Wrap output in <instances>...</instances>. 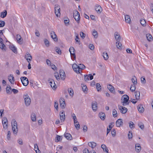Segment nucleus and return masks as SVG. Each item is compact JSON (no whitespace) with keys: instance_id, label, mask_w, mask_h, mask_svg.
<instances>
[{"instance_id":"nucleus-1","label":"nucleus","mask_w":153,"mask_h":153,"mask_svg":"<svg viewBox=\"0 0 153 153\" xmlns=\"http://www.w3.org/2000/svg\"><path fill=\"white\" fill-rule=\"evenodd\" d=\"M12 130L14 134H16L18 131V128L17 122L15 119H13L12 121Z\"/></svg>"},{"instance_id":"nucleus-2","label":"nucleus","mask_w":153,"mask_h":153,"mask_svg":"<svg viewBox=\"0 0 153 153\" xmlns=\"http://www.w3.org/2000/svg\"><path fill=\"white\" fill-rule=\"evenodd\" d=\"M23 97L24 99L25 102L26 106H29L31 103V100L27 94H26L23 95Z\"/></svg>"},{"instance_id":"nucleus-3","label":"nucleus","mask_w":153,"mask_h":153,"mask_svg":"<svg viewBox=\"0 0 153 153\" xmlns=\"http://www.w3.org/2000/svg\"><path fill=\"white\" fill-rule=\"evenodd\" d=\"M129 99V97L127 95H123L121 98V100H123V101L122 102L123 103V106L126 105H128L129 104V102H128Z\"/></svg>"},{"instance_id":"nucleus-4","label":"nucleus","mask_w":153,"mask_h":153,"mask_svg":"<svg viewBox=\"0 0 153 153\" xmlns=\"http://www.w3.org/2000/svg\"><path fill=\"white\" fill-rule=\"evenodd\" d=\"M73 17L75 20L79 23L80 21V14L76 10H75L74 12Z\"/></svg>"},{"instance_id":"nucleus-5","label":"nucleus","mask_w":153,"mask_h":153,"mask_svg":"<svg viewBox=\"0 0 153 153\" xmlns=\"http://www.w3.org/2000/svg\"><path fill=\"white\" fill-rule=\"evenodd\" d=\"M23 85L25 86H27L29 83V82L27 78L25 76L21 77L20 78Z\"/></svg>"},{"instance_id":"nucleus-6","label":"nucleus","mask_w":153,"mask_h":153,"mask_svg":"<svg viewBox=\"0 0 153 153\" xmlns=\"http://www.w3.org/2000/svg\"><path fill=\"white\" fill-rule=\"evenodd\" d=\"M55 13L56 16H60V6L58 5H55L54 7Z\"/></svg>"},{"instance_id":"nucleus-7","label":"nucleus","mask_w":153,"mask_h":153,"mask_svg":"<svg viewBox=\"0 0 153 153\" xmlns=\"http://www.w3.org/2000/svg\"><path fill=\"white\" fill-rule=\"evenodd\" d=\"M69 51L70 53L71 57H74V59H76V55L75 54V50L73 47H71L69 49Z\"/></svg>"},{"instance_id":"nucleus-8","label":"nucleus","mask_w":153,"mask_h":153,"mask_svg":"<svg viewBox=\"0 0 153 153\" xmlns=\"http://www.w3.org/2000/svg\"><path fill=\"white\" fill-rule=\"evenodd\" d=\"M118 107L120 112L122 114H125L128 110L127 108L121 105H119Z\"/></svg>"},{"instance_id":"nucleus-9","label":"nucleus","mask_w":153,"mask_h":153,"mask_svg":"<svg viewBox=\"0 0 153 153\" xmlns=\"http://www.w3.org/2000/svg\"><path fill=\"white\" fill-rule=\"evenodd\" d=\"M48 81H50L49 82V83L51 87L53 89H56V85L53 79H51V80L50 79Z\"/></svg>"},{"instance_id":"nucleus-10","label":"nucleus","mask_w":153,"mask_h":153,"mask_svg":"<svg viewBox=\"0 0 153 153\" xmlns=\"http://www.w3.org/2000/svg\"><path fill=\"white\" fill-rule=\"evenodd\" d=\"M60 119L62 122H63L65 119V112L62 111L61 113L60 114Z\"/></svg>"},{"instance_id":"nucleus-11","label":"nucleus","mask_w":153,"mask_h":153,"mask_svg":"<svg viewBox=\"0 0 153 153\" xmlns=\"http://www.w3.org/2000/svg\"><path fill=\"white\" fill-rule=\"evenodd\" d=\"M51 37L55 41H57L58 40L57 36L55 32L54 31H51L50 33Z\"/></svg>"},{"instance_id":"nucleus-12","label":"nucleus","mask_w":153,"mask_h":153,"mask_svg":"<svg viewBox=\"0 0 153 153\" xmlns=\"http://www.w3.org/2000/svg\"><path fill=\"white\" fill-rule=\"evenodd\" d=\"M95 10L99 14L102 11L101 7L98 4L96 5L95 6Z\"/></svg>"},{"instance_id":"nucleus-13","label":"nucleus","mask_w":153,"mask_h":153,"mask_svg":"<svg viewBox=\"0 0 153 153\" xmlns=\"http://www.w3.org/2000/svg\"><path fill=\"white\" fill-rule=\"evenodd\" d=\"M61 107L62 108H64L65 106V103L64 99L63 98H60L59 100Z\"/></svg>"},{"instance_id":"nucleus-14","label":"nucleus","mask_w":153,"mask_h":153,"mask_svg":"<svg viewBox=\"0 0 153 153\" xmlns=\"http://www.w3.org/2000/svg\"><path fill=\"white\" fill-rule=\"evenodd\" d=\"M2 122L4 128H5V126L6 128H7L8 125L7 120V118L6 117H3Z\"/></svg>"},{"instance_id":"nucleus-15","label":"nucleus","mask_w":153,"mask_h":153,"mask_svg":"<svg viewBox=\"0 0 153 153\" xmlns=\"http://www.w3.org/2000/svg\"><path fill=\"white\" fill-rule=\"evenodd\" d=\"M92 110L94 111H97V103L96 102H94L92 103Z\"/></svg>"},{"instance_id":"nucleus-16","label":"nucleus","mask_w":153,"mask_h":153,"mask_svg":"<svg viewBox=\"0 0 153 153\" xmlns=\"http://www.w3.org/2000/svg\"><path fill=\"white\" fill-rule=\"evenodd\" d=\"M72 67L74 70L77 73H80L79 70H78V65L76 64H73L72 66Z\"/></svg>"},{"instance_id":"nucleus-17","label":"nucleus","mask_w":153,"mask_h":153,"mask_svg":"<svg viewBox=\"0 0 153 153\" xmlns=\"http://www.w3.org/2000/svg\"><path fill=\"white\" fill-rule=\"evenodd\" d=\"M59 74L61 79L62 80H64L65 79V74L64 71L63 70H60L59 71Z\"/></svg>"},{"instance_id":"nucleus-18","label":"nucleus","mask_w":153,"mask_h":153,"mask_svg":"<svg viewBox=\"0 0 153 153\" xmlns=\"http://www.w3.org/2000/svg\"><path fill=\"white\" fill-rule=\"evenodd\" d=\"M25 58L28 62H29L31 60L32 58L31 55L28 53H27L25 56Z\"/></svg>"},{"instance_id":"nucleus-19","label":"nucleus","mask_w":153,"mask_h":153,"mask_svg":"<svg viewBox=\"0 0 153 153\" xmlns=\"http://www.w3.org/2000/svg\"><path fill=\"white\" fill-rule=\"evenodd\" d=\"M135 150L137 152H139L141 150L140 145L139 143H137L135 144Z\"/></svg>"},{"instance_id":"nucleus-20","label":"nucleus","mask_w":153,"mask_h":153,"mask_svg":"<svg viewBox=\"0 0 153 153\" xmlns=\"http://www.w3.org/2000/svg\"><path fill=\"white\" fill-rule=\"evenodd\" d=\"M114 36L115 39L117 41H120L121 36L118 32H115L114 33Z\"/></svg>"},{"instance_id":"nucleus-21","label":"nucleus","mask_w":153,"mask_h":153,"mask_svg":"<svg viewBox=\"0 0 153 153\" xmlns=\"http://www.w3.org/2000/svg\"><path fill=\"white\" fill-rule=\"evenodd\" d=\"M123 124L122 120L121 119H118L116 122V125L117 127H120Z\"/></svg>"},{"instance_id":"nucleus-22","label":"nucleus","mask_w":153,"mask_h":153,"mask_svg":"<svg viewBox=\"0 0 153 153\" xmlns=\"http://www.w3.org/2000/svg\"><path fill=\"white\" fill-rule=\"evenodd\" d=\"M16 39L18 43L20 44H22V39H21V36L20 35L17 34L16 35Z\"/></svg>"},{"instance_id":"nucleus-23","label":"nucleus","mask_w":153,"mask_h":153,"mask_svg":"<svg viewBox=\"0 0 153 153\" xmlns=\"http://www.w3.org/2000/svg\"><path fill=\"white\" fill-rule=\"evenodd\" d=\"M99 116L101 119L102 120H104L105 117V115L104 113L101 112L99 113Z\"/></svg>"},{"instance_id":"nucleus-24","label":"nucleus","mask_w":153,"mask_h":153,"mask_svg":"<svg viewBox=\"0 0 153 153\" xmlns=\"http://www.w3.org/2000/svg\"><path fill=\"white\" fill-rule=\"evenodd\" d=\"M138 109L139 112L142 113L144 111V109L142 105H140L138 106Z\"/></svg>"},{"instance_id":"nucleus-25","label":"nucleus","mask_w":153,"mask_h":153,"mask_svg":"<svg viewBox=\"0 0 153 153\" xmlns=\"http://www.w3.org/2000/svg\"><path fill=\"white\" fill-rule=\"evenodd\" d=\"M8 79L11 84H14V79L13 76H11L10 75V76H9L8 77Z\"/></svg>"},{"instance_id":"nucleus-26","label":"nucleus","mask_w":153,"mask_h":153,"mask_svg":"<svg viewBox=\"0 0 153 153\" xmlns=\"http://www.w3.org/2000/svg\"><path fill=\"white\" fill-rule=\"evenodd\" d=\"M125 20L126 22L129 24L131 22V19L130 17L128 15H126L125 16Z\"/></svg>"},{"instance_id":"nucleus-27","label":"nucleus","mask_w":153,"mask_h":153,"mask_svg":"<svg viewBox=\"0 0 153 153\" xmlns=\"http://www.w3.org/2000/svg\"><path fill=\"white\" fill-rule=\"evenodd\" d=\"M10 48L14 53H17V51L16 48L13 45H10Z\"/></svg>"},{"instance_id":"nucleus-28","label":"nucleus","mask_w":153,"mask_h":153,"mask_svg":"<svg viewBox=\"0 0 153 153\" xmlns=\"http://www.w3.org/2000/svg\"><path fill=\"white\" fill-rule=\"evenodd\" d=\"M88 145L92 149L94 148L96 146V143L94 142H90L88 143Z\"/></svg>"},{"instance_id":"nucleus-29","label":"nucleus","mask_w":153,"mask_h":153,"mask_svg":"<svg viewBox=\"0 0 153 153\" xmlns=\"http://www.w3.org/2000/svg\"><path fill=\"white\" fill-rule=\"evenodd\" d=\"M101 147L103 149L104 152H105L107 153H108V149L107 148V147L104 144H102L101 146Z\"/></svg>"},{"instance_id":"nucleus-30","label":"nucleus","mask_w":153,"mask_h":153,"mask_svg":"<svg viewBox=\"0 0 153 153\" xmlns=\"http://www.w3.org/2000/svg\"><path fill=\"white\" fill-rule=\"evenodd\" d=\"M107 88L111 92H113L114 89V87L110 84L107 85Z\"/></svg>"},{"instance_id":"nucleus-31","label":"nucleus","mask_w":153,"mask_h":153,"mask_svg":"<svg viewBox=\"0 0 153 153\" xmlns=\"http://www.w3.org/2000/svg\"><path fill=\"white\" fill-rule=\"evenodd\" d=\"M7 12L6 10H4V12H2L1 13L0 16L2 18H4L7 15Z\"/></svg>"},{"instance_id":"nucleus-32","label":"nucleus","mask_w":153,"mask_h":153,"mask_svg":"<svg viewBox=\"0 0 153 153\" xmlns=\"http://www.w3.org/2000/svg\"><path fill=\"white\" fill-rule=\"evenodd\" d=\"M116 46L117 48L121 49H122V45L121 43L120 42V41H117L116 43Z\"/></svg>"},{"instance_id":"nucleus-33","label":"nucleus","mask_w":153,"mask_h":153,"mask_svg":"<svg viewBox=\"0 0 153 153\" xmlns=\"http://www.w3.org/2000/svg\"><path fill=\"white\" fill-rule=\"evenodd\" d=\"M136 97V100H137L140 98V92L138 91H136L134 93Z\"/></svg>"},{"instance_id":"nucleus-34","label":"nucleus","mask_w":153,"mask_h":153,"mask_svg":"<svg viewBox=\"0 0 153 153\" xmlns=\"http://www.w3.org/2000/svg\"><path fill=\"white\" fill-rule=\"evenodd\" d=\"M11 89V88L10 86L9 85H7L6 88V92L7 94H11V92L10 90Z\"/></svg>"},{"instance_id":"nucleus-35","label":"nucleus","mask_w":153,"mask_h":153,"mask_svg":"<svg viewBox=\"0 0 153 153\" xmlns=\"http://www.w3.org/2000/svg\"><path fill=\"white\" fill-rule=\"evenodd\" d=\"M31 118L33 121L34 122L36 121V117L35 114L34 113H33L31 114Z\"/></svg>"},{"instance_id":"nucleus-36","label":"nucleus","mask_w":153,"mask_h":153,"mask_svg":"<svg viewBox=\"0 0 153 153\" xmlns=\"http://www.w3.org/2000/svg\"><path fill=\"white\" fill-rule=\"evenodd\" d=\"M64 136L67 139L70 140H71V139L70 138H72V136L70 134L68 133L65 134Z\"/></svg>"},{"instance_id":"nucleus-37","label":"nucleus","mask_w":153,"mask_h":153,"mask_svg":"<svg viewBox=\"0 0 153 153\" xmlns=\"http://www.w3.org/2000/svg\"><path fill=\"white\" fill-rule=\"evenodd\" d=\"M146 37L148 41L150 42L152 40V36L149 33L146 34Z\"/></svg>"},{"instance_id":"nucleus-38","label":"nucleus","mask_w":153,"mask_h":153,"mask_svg":"<svg viewBox=\"0 0 153 153\" xmlns=\"http://www.w3.org/2000/svg\"><path fill=\"white\" fill-rule=\"evenodd\" d=\"M68 91L71 96L73 97L74 95V91L71 88H69L68 89Z\"/></svg>"},{"instance_id":"nucleus-39","label":"nucleus","mask_w":153,"mask_h":153,"mask_svg":"<svg viewBox=\"0 0 153 153\" xmlns=\"http://www.w3.org/2000/svg\"><path fill=\"white\" fill-rule=\"evenodd\" d=\"M34 150L36 151V153H40V151L39 150L38 146L37 144L34 145Z\"/></svg>"},{"instance_id":"nucleus-40","label":"nucleus","mask_w":153,"mask_h":153,"mask_svg":"<svg viewBox=\"0 0 153 153\" xmlns=\"http://www.w3.org/2000/svg\"><path fill=\"white\" fill-rule=\"evenodd\" d=\"M64 22L66 26H68L69 23V20L68 18H64Z\"/></svg>"},{"instance_id":"nucleus-41","label":"nucleus","mask_w":153,"mask_h":153,"mask_svg":"<svg viewBox=\"0 0 153 153\" xmlns=\"http://www.w3.org/2000/svg\"><path fill=\"white\" fill-rule=\"evenodd\" d=\"M102 56L105 60L108 59V55L107 53L104 52L103 53Z\"/></svg>"},{"instance_id":"nucleus-42","label":"nucleus","mask_w":153,"mask_h":153,"mask_svg":"<svg viewBox=\"0 0 153 153\" xmlns=\"http://www.w3.org/2000/svg\"><path fill=\"white\" fill-rule=\"evenodd\" d=\"M140 23L143 26H145L146 25V21L144 19H142L140 20Z\"/></svg>"},{"instance_id":"nucleus-43","label":"nucleus","mask_w":153,"mask_h":153,"mask_svg":"<svg viewBox=\"0 0 153 153\" xmlns=\"http://www.w3.org/2000/svg\"><path fill=\"white\" fill-rule=\"evenodd\" d=\"M136 84H133L131 85L130 87V90L132 92H134L135 90V85Z\"/></svg>"},{"instance_id":"nucleus-44","label":"nucleus","mask_w":153,"mask_h":153,"mask_svg":"<svg viewBox=\"0 0 153 153\" xmlns=\"http://www.w3.org/2000/svg\"><path fill=\"white\" fill-rule=\"evenodd\" d=\"M92 34L94 36V38H97L98 37V34L97 32L94 30L93 32H92Z\"/></svg>"},{"instance_id":"nucleus-45","label":"nucleus","mask_w":153,"mask_h":153,"mask_svg":"<svg viewBox=\"0 0 153 153\" xmlns=\"http://www.w3.org/2000/svg\"><path fill=\"white\" fill-rule=\"evenodd\" d=\"M96 87L98 91H100L101 89V86L100 84L97 83L96 84Z\"/></svg>"},{"instance_id":"nucleus-46","label":"nucleus","mask_w":153,"mask_h":153,"mask_svg":"<svg viewBox=\"0 0 153 153\" xmlns=\"http://www.w3.org/2000/svg\"><path fill=\"white\" fill-rule=\"evenodd\" d=\"M85 68V66L82 64H79L78 65V70H79L80 69L82 70L84 69Z\"/></svg>"},{"instance_id":"nucleus-47","label":"nucleus","mask_w":153,"mask_h":153,"mask_svg":"<svg viewBox=\"0 0 153 153\" xmlns=\"http://www.w3.org/2000/svg\"><path fill=\"white\" fill-rule=\"evenodd\" d=\"M112 114L113 117H117V112L116 110L115 109H114L113 110V112H112Z\"/></svg>"},{"instance_id":"nucleus-48","label":"nucleus","mask_w":153,"mask_h":153,"mask_svg":"<svg viewBox=\"0 0 153 153\" xmlns=\"http://www.w3.org/2000/svg\"><path fill=\"white\" fill-rule=\"evenodd\" d=\"M82 90L84 92H85V91L87 92V91L88 88L87 86L86 85H85L83 84H82Z\"/></svg>"},{"instance_id":"nucleus-49","label":"nucleus","mask_w":153,"mask_h":153,"mask_svg":"<svg viewBox=\"0 0 153 153\" xmlns=\"http://www.w3.org/2000/svg\"><path fill=\"white\" fill-rule=\"evenodd\" d=\"M131 81L133 84H137V79L135 76H134L133 78H132Z\"/></svg>"},{"instance_id":"nucleus-50","label":"nucleus","mask_w":153,"mask_h":153,"mask_svg":"<svg viewBox=\"0 0 153 153\" xmlns=\"http://www.w3.org/2000/svg\"><path fill=\"white\" fill-rule=\"evenodd\" d=\"M44 42L45 45L47 47H48L49 45V41L46 39H44Z\"/></svg>"},{"instance_id":"nucleus-51","label":"nucleus","mask_w":153,"mask_h":153,"mask_svg":"<svg viewBox=\"0 0 153 153\" xmlns=\"http://www.w3.org/2000/svg\"><path fill=\"white\" fill-rule=\"evenodd\" d=\"M128 137L129 139H131L132 137V132L131 131H128Z\"/></svg>"},{"instance_id":"nucleus-52","label":"nucleus","mask_w":153,"mask_h":153,"mask_svg":"<svg viewBox=\"0 0 153 153\" xmlns=\"http://www.w3.org/2000/svg\"><path fill=\"white\" fill-rule=\"evenodd\" d=\"M138 125L139 126V127L142 129H143L144 128V125L143 124V123L141 122L139 123H138Z\"/></svg>"},{"instance_id":"nucleus-53","label":"nucleus","mask_w":153,"mask_h":153,"mask_svg":"<svg viewBox=\"0 0 153 153\" xmlns=\"http://www.w3.org/2000/svg\"><path fill=\"white\" fill-rule=\"evenodd\" d=\"M5 22L3 21H0V27H3L5 25Z\"/></svg>"},{"instance_id":"nucleus-54","label":"nucleus","mask_w":153,"mask_h":153,"mask_svg":"<svg viewBox=\"0 0 153 153\" xmlns=\"http://www.w3.org/2000/svg\"><path fill=\"white\" fill-rule=\"evenodd\" d=\"M10 135L11 133L10 131H9L7 132V138L8 140H10Z\"/></svg>"},{"instance_id":"nucleus-55","label":"nucleus","mask_w":153,"mask_h":153,"mask_svg":"<svg viewBox=\"0 0 153 153\" xmlns=\"http://www.w3.org/2000/svg\"><path fill=\"white\" fill-rule=\"evenodd\" d=\"M61 140V137L60 136L57 135L56 137V142H58L60 140Z\"/></svg>"},{"instance_id":"nucleus-56","label":"nucleus","mask_w":153,"mask_h":153,"mask_svg":"<svg viewBox=\"0 0 153 153\" xmlns=\"http://www.w3.org/2000/svg\"><path fill=\"white\" fill-rule=\"evenodd\" d=\"M56 51L59 54H61V50L59 48H56Z\"/></svg>"},{"instance_id":"nucleus-57","label":"nucleus","mask_w":153,"mask_h":153,"mask_svg":"<svg viewBox=\"0 0 153 153\" xmlns=\"http://www.w3.org/2000/svg\"><path fill=\"white\" fill-rule=\"evenodd\" d=\"M54 76L58 80L60 79L59 74L58 73H55L54 74Z\"/></svg>"},{"instance_id":"nucleus-58","label":"nucleus","mask_w":153,"mask_h":153,"mask_svg":"<svg viewBox=\"0 0 153 153\" xmlns=\"http://www.w3.org/2000/svg\"><path fill=\"white\" fill-rule=\"evenodd\" d=\"M80 35L81 37L83 39H84L85 36V34L83 32H81L80 33Z\"/></svg>"},{"instance_id":"nucleus-59","label":"nucleus","mask_w":153,"mask_h":153,"mask_svg":"<svg viewBox=\"0 0 153 153\" xmlns=\"http://www.w3.org/2000/svg\"><path fill=\"white\" fill-rule=\"evenodd\" d=\"M5 47V45L2 43H1L0 44V48L2 50H5L4 48V47Z\"/></svg>"},{"instance_id":"nucleus-60","label":"nucleus","mask_w":153,"mask_h":153,"mask_svg":"<svg viewBox=\"0 0 153 153\" xmlns=\"http://www.w3.org/2000/svg\"><path fill=\"white\" fill-rule=\"evenodd\" d=\"M112 135L113 136H115L116 134V131L114 129H113L111 131Z\"/></svg>"},{"instance_id":"nucleus-61","label":"nucleus","mask_w":153,"mask_h":153,"mask_svg":"<svg viewBox=\"0 0 153 153\" xmlns=\"http://www.w3.org/2000/svg\"><path fill=\"white\" fill-rule=\"evenodd\" d=\"M129 127L131 128L132 129L134 127V124L133 122H130L129 123Z\"/></svg>"},{"instance_id":"nucleus-62","label":"nucleus","mask_w":153,"mask_h":153,"mask_svg":"<svg viewBox=\"0 0 153 153\" xmlns=\"http://www.w3.org/2000/svg\"><path fill=\"white\" fill-rule=\"evenodd\" d=\"M75 126L77 130L79 129L80 128V125L79 123L75 124Z\"/></svg>"},{"instance_id":"nucleus-63","label":"nucleus","mask_w":153,"mask_h":153,"mask_svg":"<svg viewBox=\"0 0 153 153\" xmlns=\"http://www.w3.org/2000/svg\"><path fill=\"white\" fill-rule=\"evenodd\" d=\"M141 80L142 83H145L146 82V80L144 77H142L141 78Z\"/></svg>"},{"instance_id":"nucleus-64","label":"nucleus","mask_w":153,"mask_h":153,"mask_svg":"<svg viewBox=\"0 0 153 153\" xmlns=\"http://www.w3.org/2000/svg\"><path fill=\"white\" fill-rule=\"evenodd\" d=\"M84 153H90V152L88 149L85 148L83 151Z\"/></svg>"}]
</instances>
